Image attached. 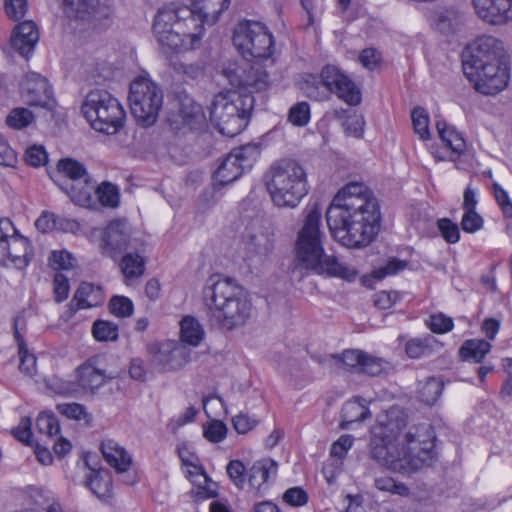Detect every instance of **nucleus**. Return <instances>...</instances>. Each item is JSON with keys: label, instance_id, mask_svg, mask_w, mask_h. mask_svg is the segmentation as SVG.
<instances>
[{"label": "nucleus", "instance_id": "obj_33", "mask_svg": "<svg viewBox=\"0 0 512 512\" xmlns=\"http://www.w3.org/2000/svg\"><path fill=\"white\" fill-rule=\"evenodd\" d=\"M7 252V263L10 262L17 269L28 266L33 256L30 241L17 232L11 237Z\"/></svg>", "mask_w": 512, "mask_h": 512}, {"label": "nucleus", "instance_id": "obj_48", "mask_svg": "<svg viewBox=\"0 0 512 512\" xmlns=\"http://www.w3.org/2000/svg\"><path fill=\"white\" fill-rule=\"evenodd\" d=\"M426 326L436 334H444L451 331L454 327L453 319L443 313L430 315L425 320Z\"/></svg>", "mask_w": 512, "mask_h": 512}, {"label": "nucleus", "instance_id": "obj_31", "mask_svg": "<svg viewBox=\"0 0 512 512\" xmlns=\"http://www.w3.org/2000/svg\"><path fill=\"white\" fill-rule=\"evenodd\" d=\"M436 129L441 141L450 150L449 160L455 161L466 150V142L462 134L444 120L436 122Z\"/></svg>", "mask_w": 512, "mask_h": 512}, {"label": "nucleus", "instance_id": "obj_14", "mask_svg": "<svg viewBox=\"0 0 512 512\" xmlns=\"http://www.w3.org/2000/svg\"><path fill=\"white\" fill-rule=\"evenodd\" d=\"M224 75L232 86L244 90L242 94L267 91L271 85L267 71L257 62L242 65L230 64L224 69Z\"/></svg>", "mask_w": 512, "mask_h": 512}, {"label": "nucleus", "instance_id": "obj_25", "mask_svg": "<svg viewBox=\"0 0 512 512\" xmlns=\"http://www.w3.org/2000/svg\"><path fill=\"white\" fill-rule=\"evenodd\" d=\"M278 465L272 459H261L247 471L248 485L258 496L264 494L277 475Z\"/></svg>", "mask_w": 512, "mask_h": 512}, {"label": "nucleus", "instance_id": "obj_57", "mask_svg": "<svg viewBox=\"0 0 512 512\" xmlns=\"http://www.w3.org/2000/svg\"><path fill=\"white\" fill-rule=\"evenodd\" d=\"M483 218L476 210L465 211L461 220V228L464 232L475 233L483 227Z\"/></svg>", "mask_w": 512, "mask_h": 512}, {"label": "nucleus", "instance_id": "obj_47", "mask_svg": "<svg viewBox=\"0 0 512 512\" xmlns=\"http://www.w3.org/2000/svg\"><path fill=\"white\" fill-rule=\"evenodd\" d=\"M288 120L295 126H306L310 121V105L305 101L294 104L289 109Z\"/></svg>", "mask_w": 512, "mask_h": 512}, {"label": "nucleus", "instance_id": "obj_10", "mask_svg": "<svg viewBox=\"0 0 512 512\" xmlns=\"http://www.w3.org/2000/svg\"><path fill=\"white\" fill-rule=\"evenodd\" d=\"M81 112L97 132L114 135L124 126L126 112L117 98L102 89L91 90L84 98Z\"/></svg>", "mask_w": 512, "mask_h": 512}, {"label": "nucleus", "instance_id": "obj_3", "mask_svg": "<svg viewBox=\"0 0 512 512\" xmlns=\"http://www.w3.org/2000/svg\"><path fill=\"white\" fill-rule=\"evenodd\" d=\"M462 68L482 94L494 95L508 85L510 73L505 48L494 36L482 35L467 45L462 52Z\"/></svg>", "mask_w": 512, "mask_h": 512}, {"label": "nucleus", "instance_id": "obj_54", "mask_svg": "<svg viewBox=\"0 0 512 512\" xmlns=\"http://www.w3.org/2000/svg\"><path fill=\"white\" fill-rule=\"evenodd\" d=\"M227 435V427L220 420L211 421L204 427V437L213 443L221 442Z\"/></svg>", "mask_w": 512, "mask_h": 512}, {"label": "nucleus", "instance_id": "obj_19", "mask_svg": "<svg viewBox=\"0 0 512 512\" xmlns=\"http://www.w3.org/2000/svg\"><path fill=\"white\" fill-rule=\"evenodd\" d=\"M174 105L175 111L169 118L173 129L180 130L182 127L196 129L204 123L203 109L191 96L180 93L175 99Z\"/></svg>", "mask_w": 512, "mask_h": 512}, {"label": "nucleus", "instance_id": "obj_42", "mask_svg": "<svg viewBox=\"0 0 512 512\" xmlns=\"http://www.w3.org/2000/svg\"><path fill=\"white\" fill-rule=\"evenodd\" d=\"M374 486L382 492H387L393 495L408 496L410 489L402 482L395 481L389 476H380L374 479Z\"/></svg>", "mask_w": 512, "mask_h": 512}, {"label": "nucleus", "instance_id": "obj_56", "mask_svg": "<svg viewBox=\"0 0 512 512\" xmlns=\"http://www.w3.org/2000/svg\"><path fill=\"white\" fill-rule=\"evenodd\" d=\"M25 161L33 167L45 165L48 161L45 148L41 145L30 146L25 152Z\"/></svg>", "mask_w": 512, "mask_h": 512}, {"label": "nucleus", "instance_id": "obj_24", "mask_svg": "<svg viewBox=\"0 0 512 512\" xmlns=\"http://www.w3.org/2000/svg\"><path fill=\"white\" fill-rule=\"evenodd\" d=\"M92 456L88 454L85 457V464L90 469V474L86 478V486L101 501L108 502L113 496L112 475L107 469H97L92 465Z\"/></svg>", "mask_w": 512, "mask_h": 512}, {"label": "nucleus", "instance_id": "obj_12", "mask_svg": "<svg viewBox=\"0 0 512 512\" xmlns=\"http://www.w3.org/2000/svg\"><path fill=\"white\" fill-rule=\"evenodd\" d=\"M233 43L246 59L267 60L274 53V39L267 27L256 21L241 23L234 30Z\"/></svg>", "mask_w": 512, "mask_h": 512}, {"label": "nucleus", "instance_id": "obj_18", "mask_svg": "<svg viewBox=\"0 0 512 512\" xmlns=\"http://www.w3.org/2000/svg\"><path fill=\"white\" fill-rule=\"evenodd\" d=\"M164 54L178 53L195 49L199 46L203 31L192 28H170L161 33H154Z\"/></svg>", "mask_w": 512, "mask_h": 512}, {"label": "nucleus", "instance_id": "obj_8", "mask_svg": "<svg viewBox=\"0 0 512 512\" xmlns=\"http://www.w3.org/2000/svg\"><path fill=\"white\" fill-rule=\"evenodd\" d=\"M304 94L314 101H326L330 94L350 106L361 102V90L341 69L335 65H325L319 77L309 76L302 85Z\"/></svg>", "mask_w": 512, "mask_h": 512}, {"label": "nucleus", "instance_id": "obj_21", "mask_svg": "<svg viewBox=\"0 0 512 512\" xmlns=\"http://www.w3.org/2000/svg\"><path fill=\"white\" fill-rule=\"evenodd\" d=\"M131 229L127 221L114 220L102 233L103 253L111 258L122 254L129 246Z\"/></svg>", "mask_w": 512, "mask_h": 512}, {"label": "nucleus", "instance_id": "obj_37", "mask_svg": "<svg viewBox=\"0 0 512 512\" xmlns=\"http://www.w3.org/2000/svg\"><path fill=\"white\" fill-rule=\"evenodd\" d=\"M181 341L190 346H198L204 337V330L193 316H185L180 322Z\"/></svg>", "mask_w": 512, "mask_h": 512}, {"label": "nucleus", "instance_id": "obj_23", "mask_svg": "<svg viewBox=\"0 0 512 512\" xmlns=\"http://www.w3.org/2000/svg\"><path fill=\"white\" fill-rule=\"evenodd\" d=\"M101 452L106 462L115 469L118 474H124L123 481L126 484H134L135 476L127 474L132 464V458L128 452L112 439L101 443Z\"/></svg>", "mask_w": 512, "mask_h": 512}, {"label": "nucleus", "instance_id": "obj_41", "mask_svg": "<svg viewBox=\"0 0 512 512\" xmlns=\"http://www.w3.org/2000/svg\"><path fill=\"white\" fill-rule=\"evenodd\" d=\"M414 132L423 141L430 139L429 116L422 107H415L411 112Z\"/></svg>", "mask_w": 512, "mask_h": 512}, {"label": "nucleus", "instance_id": "obj_44", "mask_svg": "<svg viewBox=\"0 0 512 512\" xmlns=\"http://www.w3.org/2000/svg\"><path fill=\"white\" fill-rule=\"evenodd\" d=\"M443 391V383L436 378H429L419 390V397L427 405H433Z\"/></svg>", "mask_w": 512, "mask_h": 512}, {"label": "nucleus", "instance_id": "obj_28", "mask_svg": "<svg viewBox=\"0 0 512 512\" xmlns=\"http://www.w3.org/2000/svg\"><path fill=\"white\" fill-rule=\"evenodd\" d=\"M39 40V32L33 21H24L18 24L11 36V46L24 58H28L34 51Z\"/></svg>", "mask_w": 512, "mask_h": 512}, {"label": "nucleus", "instance_id": "obj_1", "mask_svg": "<svg viewBox=\"0 0 512 512\" xmlns=\"http://www.w3.org/2000/svg\"><path fill=\"white\" fill-rule=\"evenodd\" d=\"M407 417L398 408L387 411L372 429L370 455L380 465L403 475L412 474L427 465L434 456L435 432L429 424L403 430Z\"/></svg>", "mask_w": 512, "mask_h": 512}, {"label": "nucleus", "instance_id": "obj_40", "mask_svg": "<svg viewBox=\"0 0 512 512\" xmlns=\"http://www.w3.org/2000/svg\"><path fill=\"white\" fill-rule=\"evenodd\" d=\"M35 120L34 114L27 108H13L6 117V124L14 130H22L31 125Z\"/></svg>", "mask_w": 512, "mask_h": 512}, {"label": "nucleus", "instance_id": "obj_38", "mask_svg": "<svg viewBox=\"0 0 512 512\" xmlns=\"http://www.w3.org/2000/svg\"><path fill=\"white\" fill-rule=\"evenodd\" d=\"M59 173L68 179V183H75L88 176L85 166L72 158L61 159L57 164Z\"/></svg>", "mask_w": 512, "mask_h": 512}, {"label": "nucleus", "instance_id": "obj_34", "mask_svg": "<svg viewBox=\"0 0 512 512\" xmlns=\"http://www.w3.org/2000/svg\"><path fill=\"white\" fill-rule=\"evenodd\" d=\"M442 343L433 335L426 334L422 337L409 339L405 344V352L411 359L429 357L442 348Z\"/></svg>", "mask_w": 512, "mask_h": 512}, {"label": "nucleus", "instance_id": "obj_64", "mask_svg": "<svg viewBox=\"0 0 512 512\" xmlns=\"http://www.w3.org/2000/svg\"><path fill=\"white\" fill-rule=\"evenodd\" d=\"M232 423L239 434H246L257 425L258 420L254 416L239 413L232 419Z\"/></svg>", "mask_w": 512, "mask_h": 512}, {"label": "nucleus", "instance_id": "obj_9", "mask_svg": "<svg viewBox=\"0 0 512 512\" xmlns=\"http://www.w3.org/2000/svg\"><path fill=\"white\" fill-rule=\"evenodd\" d=\"M304 94L314 101H326L330 94L350 106L361 102V90L341 69L335 65H325L319 77L309 76L302 85Z\"/></svg>", "mask_w": 512, "mask_h": 512}, {"label": "nucleus", "instance_id": "obj_22", "mask_svg": "<svg viewBox=\"0 0 512 512\" xmlns=\"http://www.w3.org/2000/svg\"><path fill=\"white\" fill-rule=\"evenodd\" d=\"M478 17L491 25H504L512 20V0H472Z\"/></svg>", "mask_w": 512, "mask_h": 512}, {"label": "nucleus", "instance_id": "obj_45", "mask_svg": "<svg viewBox=\"0 0 512 512\" xmlns=\"http://www.w3.org/2000/svg\"><path fill=\"white\" fill-rule=\"evenodd\" d=\"M96 196L103 206L114 208L119 204L118 188L110 182H103L97 186Z\"/></svg>", "mask_w": 512, "mask_h": 512}, {"label": "nucleus", "instance_id": "obj_29", "mask_svg": "<svg viewBox=\"0 0 512 512\" xmlns=\"http://www.w3.org/2000/svg\"><path fill=\"white\" fill-rule=\"evenodd\" d=\"M231 0H191V9L196 12V19L200 23L203 31V25H214L220 15L228 9Z\"/></svg>", "mask_w": 512, "mask_h": 512}, {"label": "nucleus", "instance_id": "obj_49", "mask_svg": "<svg viewBox=\"0 0 512 512\" xmlns=\"http://www.w3.org/2000/svg\"><path fill=\"white\" fill-rule=\"evenodd\" d=\"M438 27L443 32H454L462 23V15L455 9H446L438 17Z\"/></svg>", "mask_w": 512, "mask_h": 512}, {"label": "nucleus", "instance_id": "obj_20", "mask_svg": "<svg viewBox=\"0 0 512 512\" xmlns=\"http://www.w3.org/2000/svg\"><path fill=\"white\" fill-rule=\"evenodd\" d=\"M21 96L29 106L46 109H52L54 106L51 86L45 77L35 72L26 74L21 84Z\"/></svg>", "mask_w": 512, "mask_h": 512}, {"label": "nucleus", "instance_id": "obj_5", "mask_svg": "<svg viewBox=\"0 0 512 512\" xmlns=\"http://www.w3.org/2000/svg\"><path fill=\"white\" fill-rule=\"evenodd\" d=\"M320 222L321 208L318 204H314L298 233L295 244L296 259L301 266L317 274L347 280L354 279L356 277L354 269L339 262L335 256L325 254L322 243L324 234L320 230Z\"/></svg>", "mask_w": 512, "mask_h": 512}, {"label": "nucleus", "instance_id": "obj_59", "mask_svg": "<svg viewBox=\"0 0 512 512\" xmlns=\"http://www.w3.org/2000/svg\"><path fill=\"white\" fill-rule=\"evenodd\" d=\"M406 267V262L393 258L390 259L385 266H382L373 272L374 278L377 280H381L386 276L395 275L398 272L404 270Z\"/></svg>", "mask_w": 512, "mask_h": 512}, {"label": "nucleus", "instance_id": "obj_36", "mask_svg": "<svg viewBox=\"0 0 512 512\" xmlns=\"http://www.w3.org/2000/svg\"><path fill=\"white\" fill-rule=\"evenodd\" d=\"M146 260L138 253L125 254L120 263L121 271L125 277V283L138 279L143 276L145 272Z\"/></svg>", "mask_w": 512, "mask_h": 512}, {"label": "nucleus", "instance_id": "obj_27", "mask_svg": "<svg viewBox=\"0 0 512 512\" xmlns=\"http://www.w3.org/2000/svg\"><path fill=\"white\" fill-rule=\"evenodd\" d=\"M103 301L104 293L100 286L94 285L90 282H82L68 304V318L73 317L79 310L98 306Z\"/></svg>", "mask_w": 512, "mask_h": 512}, {"label": "nucleus", "instance_id": "obj_51", "mask_svg": "<svg viewBox=\"0 0 512 512\" xmlns=\"http://www.w3.org/2000/svg\"><path fill=\"white\" fill-rule=\"evenodd\" d=\"M437 228L447 243L454 244L460 239L459 227L449 218H441L437 221Z\"/></svg>", "mask_w": 512, "mask_h": 512}, {"label": "nucleus", "instance_id": "obj_16", "mask_svg": "<svg viewBox=\"0 0 512 512\" xmlns=\"http://www.w3.org/2000/svg\"><path fill=\"white\" fill-rule=\"evenodd\" d=\"M98 358L92 357L77 369V383L62 382L58 393L76 396L81 391L94 393L106 382L105 372L97 366Z\"/></svg>", "mask_w": 512, "mask_h": 512}, {"label": "nucleus", "instance_id": "obj_43", "mask_svg": "<svg viewBox=\"0 0 512 512\" xmlns=\"http://www.w3.org/2000/svg\"><path fill=\"white\" fill-rule=\"evenodd\" d=\"M36 429L40 434L47 435L50 438L60 433L58 419L50 412H42L38 415L36 419Z\"/></svg>", "mask_w": 512, "mask_h": 512}, {"label": "nucleus", "instance_id": "obj_60", "mask_svg": "<svg viewBox=\"0 0 512 512\" xmlns=\"http://www.w3.org/2000/svg\"><path fill=\"white\" fill-rule=\"evenodd\" d=\"M54 298L57 303H61L67 299L69 295V281L62 273H56L53 280Z\"/></svg>", "mask_w": 512, "mask_h": 512}, {"label": "nucleus", "instance_id": "obj_55", "mask_svg": "<svg viewBox=\"0 0 512 512\" xmlns=\"http://www.w3.org/2000/svg\"><path fill=\"white\" fill-rule=\"evenodd\" d=\"M180 455V458L182 460V463L186 466H190L193 468V470H189L188 473H189V478L193 481V482H198L199 484L201 483V480L198 479V478H201L203 480L204 483H207L210 479L208 477V475L206 474V472L204 471V469L197 465V461L198 459L194 456V455H190L189 457H184V455L182 454V452L179 453Z\"/></svg>", "mask_w": 512, "mask_h": 512}, {"label": "nucleus", "instance_id": "obj_58", "mask_svg": "<svg viewBox=\"0 0 512 512\" xmlns=\"http://www.w3.org/2000/svg\"><path fill=\"white\" fill-rule=\"evenodd\" d=\"M57 410L67 418L74 420L85 419L87 416H89L85 407L79 403L58 404Z\"/></svg>", "mask_w": 512, "mask_h": 512}, {"label": "nucleus", "instance_id": "obj_4", "mask_svg": "<svg viewBox=\"0 0 512 512\" xmlns=\"http://www.w3.org/2000/svg\"><path fill=\"white\" fill-rule=\"evenodd\" d=\"M208 321L222 330L233 331L251 317L252 303L247 291L235 279L213 275L203 288Z\"/></svg>", "mask_w": 512, "mask_h": 512}, {"label": "nucleus", "instance_id": "obj_53", "mask_svg": "<svg viewBox=\"0 0 512 512\" xmlns=\"http://www.w3.org/2000/svg\"><path fill=\"white\" fill-rule=\"evenodd\" d=\"M387 362L365 353L360 371L369 376H378L386 369Z\"/></svg>", "mask_w": 512, "mask_h": 512}, {"label": "nucleus", "instance_id": "obj_30", "mask_svg": "<svg viewBox=\"0 0 512 512\" xmlns=\"http://www.w3.org/2000/svg\"><path fill=\"white\" fill-rule=\"evenodd\" d=\"M370 417L371 412L366 404V400L356 397L343 404L340 427L347 430L352 429L354 424L364 422Z\"/></svg>", "mask_w": 512, "mask_h": 512}, {"label": "nucleus", "instance_id": "obj_61", "mask_svg": "<svg viewBox=\"0 0 512 512\" xmlns=\"http://www.w3.org/2000/svg\"><path fill=\"white\" fill-rule=\"evenodd\" d=\"M283 501L290 506H303L308 502V494L301 487H292L283 494Z\"/></svg>", "mask_w": 512, "mask_h": 512}, {"label": "nucleus", "instance_id": "obj_15", "mask_svg": "<svg viewBox=\"0 0 512 512\" xmlns=\"http://www.w3.org/2000/svg\"><path fill=\"white\" fill-rule=\"evenodd\" d=\"M62 9L69 19L81 21L94 28L110 23L112 9L99 0H62Z\"/></svg>", "mask_w": 512, "mask_h": 512}, {"label": "nucleus", "instance_id": "obj_26", "mask_svg": "<svg viewBox=\"0 0 512 512\" xmlns=\"http://www.w3.org/2000/svg\"><path fill=\"white\" fill-rule=\"evenodd\" d=\"M189 353L183 344L165 341L158 345L155 361L163 370H176L188 362Z\"/></svg>", "mask_w": 512, "mask_h": 512}, {"label": "nucleus", "instance_id": "obj_6", "mask_svg": "<svg viewBox=\"0 0 512 512\" xmlns=\"http://www.w3.org/2000/svg\"><path fill=\"white\" fill-rule=\"evenodd\" d=\"M265 185L279 208L297 207L309 191L306 169L294 159L274 162L265 174Z\"/></svg>", "mask_w": 512, "mask_h": 512}, {"label": "nucleus", "instance_id": "obj_46", "mask_svg": "<svg viewBox=\"0 0 512 512\" xmlns=\"http://www.w3.org/2000/svg\"><path fill=\"white\" fill-rule=\"evenodd\" d=\"M92 333L98 341H114L118 338V327L112 322L97 320L93 324Z\"/></svg>", "mask_w": 512, "mask_h": 512}, {"label": "nucleus", "instance_id": "obj_52", "mask_svg": "<svg viewBox=\"0 0 512 512\" xmlns=\"http://www.w3.org/2000/svg\"><path fill=\"white\" fill-rule=\"evenodd\" d=\"M227 474L237 488L243 489L246 483L247 470L239 460H231L226 467Z\"/></svg>", "mask_w": 512, "mask_h": 512}, {"label": "nucleus", "instance_id": "obj_39", "mask_svg": "<svg viewBox=\"0 0 512 512\" xmlns=\"http://www.w3.org/2000/svg\"><path fill=\"white\" fill-rule=\"evenodd\" d=\"M63 222H65L66 226L71 229L78 226L76 221L61 219L49 211H43L41 213L35 221V226L40 232L46 233L57 228H62Z\"/></svg>", "mask_w": 512, "mask_h": 512}, {"label": "nucleus", "instance_id": "obj_2", "mask_svg": "<svg viewBox=\"0 0 512 512\" xmlns=\"http://www.w3.org/2000/svg\"><path fill=\"white\" fill-rule=\"evenodd\" d=\"M331 234L343 246L363 248L380 230L381 212L373 192L361 182H350L334 196L326 211Z\"/></svg>", "mask_w": 512, "mask_h": 512}, {"label": "nucleus", "instance_id": "obj_17", "mask_svg": "<svg viewBox=\"0 0 512 512\" xmlns=\"http://www.w3.org/2000/svg\"><path fill=\"white\" fill-rule=\"evenodd\" d=\"M192 28L198 30L200 23L196 19V12L188 6H180L175 3L160 8L154 18L153 32L161 33L170 28Z\"/></svg>", "mask_w": 512, "mask_h": 512}, {"label": "nucleus", "instance_id": "obj_35", "mask_svg": "<svg viewBox=\"0 0 512 512\" xmlns=\"http://www.w3.org/2000/svg\"><path fill=\"white\" fill-rule=\"evenodd\" d=\"M491 344L484 339L466 340L459 349L463 360L480 363L491 350Z\"/></svg>", "mask_w": 512, "mask_h": 512}, {"label": "nucleus", "instance_id": "obj_32", "mask_svg": "<svg viewBox=\"0 0 512 512\" xmlns=\"http://www.w3.org/2000/svg\"><path fill=\"white\" fill-rule=\"evenodd\" d=\"M65 191L71 200L83 207H90L95 204L93 200V194H96V182L92 181L88 176L84 177L83 180L75 183H65L60 186Z\"/></svg>", "mask_w": 512, "mask_h": 512}, {"label": "nucleus", "instance_id": "obj_63", "mask_svg": "<svg viewBox=\"0 0 512 512\" xmlns=\"http://www.w3.org/2000/svg\"><path fill=\"white\" fill-rule=\"evenodd\" d=\"M494 197L505 217L512 218V202L508 193L497 183L493 184Z\"/></svg>", "mask_w": 512, "mask_h": 512}, {"label": "nucleus", "instance_id": "obj_62", "mask_svg": "<svg viewBox=\"0 0 512 512\" xmlns=\"http://www.w3.org/2000/svg\"><path fill=\"white\" fill-rule=\"evenodd\" d=\"M27 11V0H5V12L12 20H20Z\"/></svg>", "mask_w": 512, "mask_h": 512}, {"label": "nucleus", "instance_id": "obj_13", "mask_svg": "<svg viewBox=\"0 0 512 512\" xmlns=\"http://www.w3.org/2000/svg\"><path fill=\"white\" fill-rule=\"evenodd\" d=\"M260 156V145L248 143L236 147L223 159L214 173L215 185L225 186L250 170Z\"/></svg>", "mask_w": 512, "mask_h": 512}, {"label": "nucleus", "instance_id": "obj_50", "mask_svg": "<svg viewBox=\"0 0 512 512\" xmlns=\"http://www.w3.org/2000/svg\"><path fill=\"white\" fill-rule=\"evenodd\" d=\"M133 309V303L128 297L115 295L109 301V310L117 317H129L132 315Z\"/></svg>", "mask_w": 512, "mask_h": 512}, {"label": "nucleus", "instance_id": "obj_11", "mask_svg": "<svg viewBox=\"0 0 512 512\" xmlns=\"http://www.w3.org/2000/svg\"><path fill=\"white\" fill-rule=\"evenodd\" d=\"M128 100L137 123L149 127L159 116L163 105V91L152 80L139 77L130 84Z\"/></svg>", "mask_w": 512, "mask_h": 512}, {"label": "nucleus", "instance_id": "obj_7", "mask_svg": "<svg viewBox=\"0 0 512 512\" xmlns=\"http://www.w3.org/2000/svg\"><path fill=\"white\" fill-rule=\"evenodd\" d=\"M255 98L240 91L227 90L216 94L210 106V120L223 135L234 137L248 125Z\"/></svg>", "mask_w": 512, "mask_h": 512}]
</instances>
